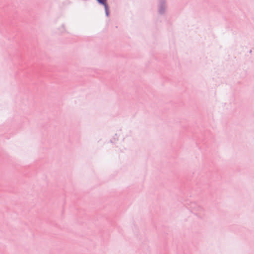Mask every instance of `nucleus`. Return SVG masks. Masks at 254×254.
Wrapping results in <instances>:
<instances>
[{
    "instance_id": "nucleus-1",
    "label": "nucleus",
    "mask_w": 254,
    "mask_h": 254,
    "mask_svg": "<svg viewBox=\"0 0 254 254\" xmlns=\"http://www.w3.org/2000/svg\"><path fill=\"white\" fill-rule=\"evenodd\" d=\"M98 2L102 4H103L105 9V11L107 15L108 14V7L107 4V0H97Z\"/></svg>"
}]
</instances>
